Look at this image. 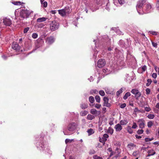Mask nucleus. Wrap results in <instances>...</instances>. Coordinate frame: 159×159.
I'll return each instance as SVG.
<instances>
[{"instance_id": "nucleus-1", "label": "nucleus", "mask_w": 159, "mask_h": 159, "mask_svg": "<svg viewBox=\"0 0 159 159\" xmlns=\"http://www.w3.org/2000/svg\"><path fill=\"white\" fill-rule=\"evenodd\" d=\"M146 0H139L137 3L136 7L138 12L140 15L143 14V9L144 7L143 6L145 4Z\"/></svg>"}, {"instance_id": "nucleus-2", "label": "nucleus", "mask_w": 159, "mask_h": 159, "mask_svg": "<svg viewBox=\"0 0 159 159\" xmlns=\"http://www.w3.org/2000/svg\"><path fill=\"white\" fill-rule=\"evenodd\" d=\"M30 13V11H29L22 10L20 12V19L23 20L24 18L28 17Z\"/></svg>"}, {"instance_id": "nucleus-3", "label": "nucleus", "mask_w": 159, "mask_h": 159, "mask_svg": "<svg viewBox=\"0 0 159 159\" xmlns=\"http://www.w3.org/2000/svg\"><path fill=\"white\" fill-rule=\"evenodd\" d=\"M59 26V23L55 20L52 21L50 24V28L52 31L57 30Z\"/></svg>"}, {"instance_id": "nucleus-4", "label": "nucleus", "mask_w": 159, "mask_h": 159, "mask_svg": "<svg viewBox=\"0 0 159 159\" xmlns=\"http://www.w3.org/2000/svg\"><path fill=\"white\" fill-rule=\"evenodd\" d=\"M143 14L144 13H148L151 12L152 9V6L149 3H147L143 9Z\"/></svg>"}, {"instance_id": "nucleus-5", "label": "nucleus", "mask_w": 159, "mask_h": 159, "mask_svg": "<svg viewBox=\"0 0 159 159\" xmlns=\"http://www.w3.org/2000/svg\"><path fill=\"white\" fill-rule=\"evenodd\" d=\"M131 92L134 95L135 98L137 100L139 99V98L141 95V93L139 92V90L136 89H132Z\"/></svg>"}, {"instance_id": "nucleus-6", "label": "nucleus", "mask_w": 159, "mask_h": 159, "mask_svg": "<svg viewBox=\"0 0 159 159\" xmlns=\"http://www.w3.org/2000/svg\"><path fill=\"white\" fill-rule=\"evenodd\" d=\"M78 126L77 124L75 122H72L68 125V129L70 131H73Z\"/></svg>"}, {"instance_id": "nucleus-7", "label": "nucleus", "mask_w": 159, "mask_h": 159, "mask_svg": "<svg viewBox=\"0 0 159 159\" xmlns=\"http://www.w3.org/2000/svg\"><path fill=\"white\" fill-rule=\"evenodd\" d=\"M55 41V39L54 37L52 36H50L47 37L46 39V43L48 45H51Z\"/></svg>"}, {"instance_id": "nucleus-8", "label": "nucleus", "mask_w": 159, "mask_h": 159, "mask_svg": "<svg viewBox=\"0 0 159 159\" xmlns=\"http://www.w3.org/2000/svg\"><path fill=\"white\" fill-rule=\"evenodd\" d=\"M3 22L5 25L7 26H10L12 24L11 20L9 18L6 17L3 19Z\"/></svg>"}, {"instance_id": "nucleus-9", "label": "nucleus", "mask_w": 159, "mask_h": 159, "mask_svg": "<svg viewBox=\"0 0 159 159\" xmlns=\"http://www.w3.org/2000/svg\"><path fill=\"white\" fill-rule=\"evenodd\" d=\"M106 64V61L105 59H100L98 62V66L99 68H102Z\"/></svg>"}, {"instance_id": "nucleus-10", "label": "nucleus", "mask_w": 159, "mask_h": 159, "mask_svg": "<svg viewBox=\"0 0 159 159\" xmlns=\"http://www.w3.org/2000/svg\"><path fill=\"white\" fill-rule=\"evenodd\" d=\"M37 147L41 151H43L45 150V146L44 144V143L43 141L42 142L38 143L37 144Z\"/></svg>"}, {"instance_id": "nucleus-11", "label": "nucleus", "mask_w": 159, "mask_h": 159, "mask_svg": "<svg viewBox=\"0 0 159 159\" xmlns=\"http://www.w3.org/2000/svg\"><path fill=\"white\" fill-rule=\"evenodd\" d=\"M104 103L103 106L107 107H109L111 106V104L108 103L109 99L107 97H104L103 99Z\"/></svg>"}, {"instance_id": "nucleus-12", "label": "nucleus", "mask_w": 159, "mask_h": 159, "mask_svg": "<svg viewBox=\"0 0 159 159\" xmlns=\"http://www.w3.org/2000/svg\"><path fill=\"white\" fill-rule=\"evenodd\" d=\"M12 48L16 51H19L20 49V47L16 42H14L12 45Z\"/></svg>"}, {"instance_id": "nucleus-13", "label": "nucleus", "mask_w": 159, "mask_h": 159, "mask_svg": "<svg viewBox=\"0 0 159 159\" xmlns=\"http://www.w3.org/2000/svg\"><path fill=\"white\" fill-rule=\"evenodd\" d=\"M127 60L129 63L130 64L133 62L134 63L136 61L135 57L132 56H130V57H128L127 58Z\"/></svg>"}, {"instance_id": "nucleus-14", "label": "nucleus", "mask_w": 159, "mask_h": 159, "mask_svg": "<svg viewBox=\"0 0 159 159\" xmlns=\"http://www.w3.org/2000/svg\"><path fill=\"white\" fill-rule=\"evenodd\" d=\"M144 120L143 119H140L138 120V122H139V127L141 129H143L144 127L145 124L144 123Z\"/></svg>"}, {"instance_id": "nucleus-15", "label": "nucleus", "mask_w": 159, "mask_h": 159, "mask_svg": "<svg viewBox=\"0 0 159 159\" xmlns=\"http://www.w3.org/2000/svg\"><path fill=\"white\" fill-rule=\"evenodd\" d=\"M114 128L116 132H118L120 131L122 129V127L120 124H118L115 125Z\"/></svg>"}, {"instance_id": "nucleus-16", "label": "nucleus", "mask_w": 159, "mask_h": 159, "mask_svg": "<svg viewBox=\"0 0 159 159\" xmlns=\"http://www.w3.org/2000/svg\"><path fill=\"white\" fill-rule=\"evenodd\" d=\"M64 11V12L66 16L69 15L70 12V10L68 7H66L62 9Z\"/></svg>"}, {"instance_id": "nucleus-17", "label": "nucleus", "mask_w": 159, "mask_h": 159, "mask_svg": "<svg viewBox=\"0 0 159 159\" xmlns=\"http://www.w3.org/2000/svg\"><path fill=\"white\" fill-rule=\"evenodd\" d=\"M47 18L45 17H40L38 18L37 20V21L38 22H41L44 21L46 20Z\"/></svg>"}, {"instance_id": "nucleus-18", "label": "nucleus", "mask_w": 159, "mask_h": 159, "mask_svg": "<svg viewBox=\"0 0 159 159\" xmlns=\"http://www.w3.org/2000/svg\"><path fill=\"white\" fill-rule=\"evenodd\" d=\"M58 12L59 14L62 17L66 16L64 12V11L62 9L58 10Z\"/></svg>"}, {"instance_id": "nucleus-19", "label": "nucleus", "mask_w": 159, "mask_h": 159, "mask_svg": "<svg viewBox=\"0 0 159 159\" xmlns=\"http://www.w3.org/2000/svg\"><path fill=\"white\" fill-rule=\"evenodd\" d=\"M87 132L88 133V135L90 136L94 133V131L92 129L90 128L87 130Z\"/></svg>"}, {"instance_id": "nucleus-20", "label": "nucleus", "mask_w": 159, "mask_h": 159, "mask_svg": "<svg viewBox=\"0 0 159 159\" xmlns=\"http://www.w3.org/2000/svg\"><path fill=\"white\" fill-rule=\"evenodd\" d=\"M136 145L133 143H130L127 145V147L130 150L133 149L135 147Z\"/></svg>"}, {"instance_id": "nucleus-21", "label": "nucleus", "mask_w": 159, "mask_h": 159, "mask_svg": "<svg viewBox=\"0 0 159 159\" xmlns=\"http://www.w3.org/2000/svg\"><path fill=\"white\" fill-rule=\"evenodd\" d=\"M120 123L121 125H125L128 123V121L127 120H121Z\"/></svg>"}, {"instance_id": "nucleus-22", "label": "nucleus", "mask_w": 159, "mask_h": 159, "mask_svg": "<svg viewBox=\"0 0 159 159\" xmlns=\"http://www.w3.org/2000/svg\"><path fill=\"white\" fill-rule=\"evenodd\" d=\"M95 118V116L91 114H88L87 116V118L88 120H92Z\"/></svg>"}, {"instance_id": "nucleus-23", "label": "nucleus", "mask_w": 159, "mask_h": 159, "mask_svg": "<svg viewBox=\"0 0 159 159\" xmlns=\"http://www.w3.org/2000/svg\"><path fill=\"white\" fill-rule=\"evenodd\" d=\"M90 112L93 115H97L98 114V111L95 109H91Z\"/></svg>"}, {"instance_id": "nucleus-24", "label": "nucleus", "mask_w": 159, "mask_h": 159, "mask_svg": "<svg viewBox=\"0 0 159 159\" xmlns=\"http://www.w3.org/2000/svg\"><path fill=\"white\" fill-rule=\"evenodd\" d=\"M88 107V105L86 103H82L80 105V107L82 109H85Z\"/></svg>"}, {"instance_id": "nucleus-25", "label": "nucleus", "mask_w": 159, "mask_h": 159, "mask_svg": "<svg viewBox=\"0 0 159 159\" xmlns=\"http://www.w3.org/2000/svg\"><path fill=\"white\" fill-rule=\"evenodd\" d=\"M123 89L121 88L116 92V95L117 97L119 96L120 94L123 92Z\"/></svg>"}, {"instance_id": "nucleus-26", "label": "nucleus", "mask_w": 159, "mask_h": 159, "mask_svg": "<svg viewBox=\"0 0 159 159\" xmlns=\"http://www.w3.org/2000/svg\"><path fill=\"white\" fill-rule=\"evenodd\" d=\"M130 95V93L129 92L126 93L123 97V99L125 100L128 97H129Z\"/></svg>"}, {"instance_id": "nucleus-27", "label": "nucleus", "mask_w": 159, "mask_h": 159, "mask_svg": "<svg viewBox=\"0 0 159 159\" xmlns=\"http://www.w3.org/2000/svg\"><path fill=\"white\" fill-rule=\"evenodd\" d=\"M109 136L107 134H104L103 137L102 138L103 139V140H104V141L105 142L107 140V138Z\"/></svg>"}, {"instance_id": "nucleus-28", "label": "nucleus", "mask_w": 159, "mask_h": 159, "mask_svg": "<svg viewBox=\"0 0 159 159\" xmlns=\"http://www.w3.org/2000/svg\"><path fill=\"white\" fill-rule=\"evenodd\" d=\"M89 101L91 103H93L94 101V97L92 96L89 97Z\"/></svg>"}, {"instance_id": "nucleus-29", "label": "nucleus", "mask_w": 159, "mask_h": 159, "mask_svg": "<svg viewBox=\"0 0 159 159\" xmlns=\"http://www.w3.org/2000/svg\"><path fill=\"white\" fill-rule=\"evenodd\" d=\"M148 154H153V155L156 154V152L153 149H151L148 150Z\"/></svg>"}, {"instance_id": "nucleus-30", "label": "nucleus", "mask_w": 159, "mask_h": 159, "mask_svg": "<svg viewBox=\"0 0 159 159\" xmlns=\"http://www.w3.org/2000/svg\"><path fill=\"white\" fill-rule=\"evenodd\" d=\"M88 113V112L85 111H82L80 113V115L82 116H84L86 115Z\"/></svg>"}, {"instance_id": "nucleus-31", "label": "nucleus", "mask_w": 159, "mask_h": 159, "mask_svg": "<svg viewBox=\"0 0 159 159\" xmlns=\"http://www.w3.org/2000/svg\"><path fill=\"white\" fill-rule=\"evenodd\" d=\"M90 94H93V93L97 94L98 93V91L96 89L91 90L90 91Z\"/></svg>"}, {"instance_id": "nucleus-32", "label": "nucleus", "mask_w": 159, "mask_h": 159, "mask_svg": "<svg viewBox=\"0 0 159 159\" xmlns=\"http://www.w3.org/2000/svg\"><path fill=\"white\" fill-rule=\"evenodd\" d=\"M95 99L96 100V101L98 102L99 103L100 101V98L99 96L98 95H96L95 97Z\"/></svg>"}, {"instance_id": "nucleus-33", "label": "nucleus", "mask_w": 159, "mask_h": 159, "mask_svg": "<svg viewBox=\"0 0 159 159\" xmlns=\"http://www.w3.org/2000/svg\"><path fill=\"white\" fill-rule=\"evenodd\" d=\"M44 150L45 153L46 154L48 153L50 154H52V152L49 148H46V149Z\"/></svg>"}, {"instance_id": "nucleus-34", "label": "nucleus", "mask_w": 159, "mask_h": 159, "mask_svg": "<svg viewBox=\"0 0 159 159\" xmlns=\"http://www.w3.org/2000/svg\"><path fill=\"white\" fill-rule=\"evenodd\" d=\"M147 83L146 84V86H148L151 84L152 82V80L151 79H148L147 80Z\"/></svg>"}, {"instance_id": "nucleus-35", "label": "nucleus", "mask_w": 159, "mask_h": 159, "mask_svg": "<svg viewBox=\"0 0 159 159\" xmlns=\"http://www.w3.org/2000/svg\"><path fill=\"white\" fill-rule=\"evenodd\" d=\"M114 130L111 127H109L108 129V133H110L111 134H112Z\"/></svg>"}, {"instance_id": "nucleus-36", "label": "nucleus", "mask_w": 159, "mask_h": 159, "mask_svg": "<svg viewBox=\"0 0 159 159\" xmlns=\"http://www.w3.org/2000/svg\"><path fill=\"white\" fill-rule=\"evenodd\" d=\"M127 131L130 134H131L133 133V130L131 129L130 126H128L127 128Z\"/></svg>"}, {"instance_id": "nucleus-37", "label": "nucleus", "mask_w": 159, "mask_h": 159, "mask_svg": "<svg viewBox=\"0 0 159 159\" xmlns=\"http://www.w3.org/2000/svg\"><path fill=\"white\" fill-rule=\"evenodd\" d=\"M140 69H141L142 72H144L147 69V66L145 65L143 66L140 68Z\"/></svg>"}, {"instance_id": "nucleus-38", "label": "nucleus", "mask_w": 159, "mask_h": 159, "mask_svg": "<svg viewBox=\"0 0 159 159\" xmlns=\"http://www.w3.org/2000/svg\"><path fill=\"white\" fill-rule=\"evenodd\" d=\"M154 115L153 114H149L148 115L147 117H148L150 119H153L154 117Z\"/></svg>"}, {"instance_id": "nucleus-39", "label": "nucleus", "mask_w": 159, "mask_h": 159, "mask_svg": "<svg viewBox=\"0 0 159 159\" xmlns=\"http://www.w3.org/2000/svg\"><path fill=\"white\" fill-rule=\"evenodd\" d=\"M153 123L152 121H149L148 123V126L149 128H150L153 125Z\"/></svg>"}, {"instance_id": "nucleus-40", "label": "nucleus", "mask_w": 159, "mask_h": 159, "mask_svg": "<svg viewBox=\"0 0 159 159\" xmlns=\"http://www.w3.org/2000/svg\"><path fill=\"white\" fill-rule=\"evenodd\" d=\"M73 141V139H67L65 140V143L66 144L68 143H70Z\"/></svg>"}, {"instance_id": "nucleus-41", "label": "nucleus", "mask_w": 159, "mask_h": 159, "mask_svg": "<svg viewBox=\"0 0 159 159\" xmlns=\"http://www.w3.org/2000/svg\"><path fill=\"white\" fill-rule=\"evenodd\" d=\"M149 32L153 35H157V32H156V31H149Z\"/></svg>"}, {"instance_id": "nucleus-42", "label": "nucleus", "mask_w": 159, "mask_h": 159, "mask_svg": "<svg viewBox=\"0 0 159 159\" xmlns=\"http://www.w3.org/2000/svg\"><path fill=\"white\" fill-rule=\"evenodd\" d=\"M99 94L100 95L102 96H104L105 95V93L104 91L101 90L99 91Z\"/></svg>"}, {"instance_id": "nucleus-43", "label": "nucleus", "mask_w": 159, "mask_h": 159, "mask_svg": "<svg viewBox=\"0 0 159 159\" xmlns=\"http://www.w3.org/2000/svg\"><path fill=\"white\" fill-rule=\"evenodd\" d=\"M93 158L94 159H103L102 157L98 156L96 155H94L93 157Z\"/></svg>"}, {"instance_id": "nucleus-44", "label": "nucleus", "mask_w": 159, "mask_h": 159, "mask_svg": "<svg viewBox=\"0 0 159 159\" xmlns=\"http://www.w3.org/2000/svg\"><path fill=\"white\" fill-rule=\"evenodd\" d=\"M153 139V138H152L151 139H150L148 138H145V142H148L149 141H151Z\"/></svg>"}, {"instance_id": "nucleus-45", "label": "nucleus", "mask_w": 159, "mask_h": 159, "mask_svg": "<svg viewBox=\"0 0 159 159\" xmlns=\"http://www.w3.org/2000/svg\"><path fill=\"white\" fill-rule=\"evenodd\" d=\"M38 34L36 33H34L32 34V37L34 39H36L38 37Z\"/></svg>"}, {"instance_id": "nucleus-46", "label": "nucleus", "mask_w": 159, "mask_h": 159, "mask_svg": "<svg viewBox=\"0 0 159 159\" xmlns=\"http://www.w3.org/2000/svg\"><path fill=\"white\" fill-rule=\"evenodd\" d=\"M143 129H139L137 131V133L139 134H143Z\"/></svg>"}, {"instance_id": "nucleus-47", "label": "nucleus", "mask_w": 159, "mask_h": 159, "mask_svg": "<svg viewBox=\"0 0 159 159\" xmlns=\"http://www.w3.org/2000/svg\"><path fill=\"white\" fill-rule=\"evenodd\" d=\"M13 4L16 5H19L21 4V2H15L12 3Z\"/></svg>"}, {"instance_id": "nucleus-48", "label": "nucleus", "mask_w": 159, "mask_h": 159, "mask_svg": "<svg viewBox=\"0 0 159 159\" xmlns=\"http://www.w3.org/2000/svg\"><path fill=\"white\" fill-rule=\"evenodd\" d=\"M30 29V28L27 27L24 29V33L25 34Z\"/></svg>"}, {"instance_id": "nucleus-49", "label": "nucleus", "mask_w": 159, "mask_h": 159, "mask_svg": "<svg viewBox=\"0 0 159 159\" xmlns=\"http://www.w3.org/2000/svg\"><path fill=\"white\" fill-rule=\"evenodd\" d=\"M99 141L100 142L103 143V145H104L105 144V142L104 141L102 138H101V137H99Z\"/></svg>"}, {"instance_id": "nucleus-50", "label": "nucleus", "mask_w": 159, "mask_h": 159, "mask_svg": "<svg viewBox=\"0 0 159 159\" xmlns=\"http://www.w3.org/2000/svg\"><path fill=\"white\" fill-rule=\"evenodd\" d=\"M137 127V125H136V123H134L133 124V125L132 127V128L133 129H135Z\"/></svg>"}, {"instance_id": "nucleus-51", "label": "nucleus", "mask_w": 159, "mask_h": 159, "mask_svg": "<svg viewBox=\"0 0 159 159\" xmlns=\"http://www.w3.org/2000/svg\"><path fill=\"white\" fill-rule=\"evenodd\" d=\"M126 106V104L125 103L121 104L120 106V107L121 108H124Z\"/></svg>"}, {"instance_id": "nucleus-52", "label": "nucleus", "mask_w": 159, "mask_h": 159, "mask_svg": "<svg viewBox=\"0 0 159 159\" xmlns=\"http://www.w3.org/2000/svg\"><path fill=\"white\" fill-rule=\"evenodd\" d=\"M101 106V104H96L95 105V107L97 109H99Z\"/></svg>"}, {"instance_id": "nucleus-53", "label": "nucleus", "mask_w": 159, "mask_h": 159, "mask_svg": "<svg viewBox=\"0 0 159 159\" xmlns=\"http://www.w3.org/2000/svg\"><path fill=\"white\" fill-rule=\"evenodd\" d=\"M146 94H148L150 93V90L149 88H147L146 89Z\"/></svg>"}, {"instance_id": "nucleus-54", "label": "nucleus", "mask_w": 159, "mask_h": 159, "mask_svg": "<svg viewBox=\"0 0 159 159\" xmlns=\"http://www.w3.org/2000/svg\"><path fill=\"white\" fill-rule=\"evenodd\" d=\"M138 153L139 152L138 151H135L133 152L132 155L133 156L136 157V156L138 154Z\"/></svg>"}, {"instance_id": "nucleus-55", "label": "nucleus", "mask_w": 159, "mask_h": 159, "mask_svg": "<svg viewBox=\"0 0 159 159\" xmlns=\"http://www.w3.org/2000/svg\"><path fill=\"white\" fill-rule=\"evenodd\" d=\"M42 5L44 7H46L47 6V2L46 1H44L43 2Z\"/></svg>"}, {"instance_id": "nucleus-56", "label": "nucleus", "mask_w": 159, "mask_h": 159, "mask_svg": "<svg viewBox=\"0 0 159 159\" xmlns=\"http://www.w3.org/2000/svg\"><path fill=\"white\" fill-rule=\"evenodd\" d=\"M119 3L120 4H123L125 2V1L124 0H118Z\"/></svg>"}, {"instance_id": "nucleus-57", "label": "nucleus", "mask_w": 159, "mask_h": 159, "mask_svg": "<svg viewBox=\"0 0 159 159\" xmlns=\"http://www.w3.org/2000/svg\"><path fill=\"white\" fill-rule=\"evenodd\" d=\"M145 110L147 112H149L151 110V109L149 107H145Z\"/></svg>"}, {"instance_id": "nucleus-58", "label": "nucleus", "mask_w": 159, "mask_h": 159, "mask_svg": "<svg viewBox=\"0 0 159 159\" xmlns=\"http://www.w3.org/2000/svg\"><path fill=\"white\" fill-rule=\"evenodd\" d=\"M95 153V151L93 149L90 150L89 152V153L90 154H93Z\"/></svg>"}, {"instance_id": "nucleus-59", "label": "nucleus", "mask_w": 159, "mask_h": 159, "mask_svg": "<svg viewBox=\"0 0 159 159\" xmlns=\"http://www.w3.org/2000/svg\"><path fill=\"white\" fill-rule=\"evenodd\" d=\"M152 46L154 47L157 48V44L156 43H154L153 42H152Z\"/></svg>"}, {"instance_id": "nucleus-60", "label": "nucleus", "mask_w": 159, "mask_h": 159, "mask_svg": "<svg viewBox=\"0 0 159 159\" xmlns=\"http://www.w3.org/2000/svg\"><path fill=\"white\" fill-rule=\"evenodd\" d=\"M152 77L154 78V79H155L157 78V74L156 73H153L152 74Z\"/></svg>"}, {"instance_id": "nucleus-61", "label": "nucleus", "mask_w": 159, "mask_h": 159, "mask_svg": "<svg viewBox=\"0 0 159 159\" xmlns=\"http://www.w3.org/2000/svg\"><path fill=\"white\" fill-rule=\"evenodd\" d=\"M134 111L135 112H140V111L139 110L138 108L136 107L134 109Z\"/></svg>"}, {"instance_id": "nucleus-62", "label": "nucleus", "mask_w": 159, "mask_h": 159, "mask_svg": "<svg viewBox=\"0 0 159 159\" xmlns=\"http://www.w3.org/2000/svg\"><path fill=\"white\" fill-rule=\"evenodd\" d=\"M154 69L156 72L158 71V72H159V68L157 67V66H155L154 67Z\"/></svg>"}, {"instance_id": "nucleus-63", "label": "nucleus", "mask_w": 159, "mask_h": 159, "mask_svg": "<svg viewBox=\"0 0 159 159\" xmlns=\"http://www.w3.org/2000/svg\"><path fill=\"white\" fill-rule=\"evenodd\" d=\"M88 80L90 81V82H91V81H93V77L92 76H91L90 77V78H89L88 79Z\"/></svg>"}, {"instance_id": "nucleus-64", "label": "nucleus", "mask_w": 159, "mask_h": 159, "mask_svg": "<svg viewBox=\"0 0 159 159\" xmlns=\"http://www.w3.org/2000/svg\"><path fill=\"white\" fill-rule=\"evenodd\" d=\"M157 8L159 10V0H158L157 2Z\"/></svg>"}]
</instances>
